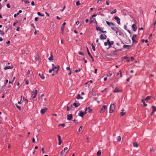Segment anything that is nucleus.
Wrapping results in <instances>:
<instances>
[{
	"label": "nucleus",
	"mask_w": 156,
	"mask_h": 156,
	"mask_svg": "<svg viewBox=\"0 0 156 156\" xmlns=\"http://www.w3.org/2000/svg\"><path fill=\"white\" fill-rule=\"evenodd\" d=\"M133 146L134 147H136V142H134L133 143Z\"/></svg>",
	"instance_id": "obj_39"
},
{
	"label": "nucleus",
	"mask_w": 156,
	"mask_h": 156,
	"mask_svg": "<svg viewBox=\"0 0 156 156\" xmlns=\"http://www.w3.org/2000/svg\"><path fill=\"white\" fill-rule=\"evenodd\" d=\"M95 20V19L94 18H93L92 17L90 18V24H91L92 22L94 20Z\"/></svg>",
	"instance_id": "obj_22"
},
{
	"label": "nucleus",
	"mask_w": 156,
	"mask_h": 156,
	"mask_svg": "<svg viewBox=\"0 0 156 156\" xmlns=\"http://www.w3.org/2000/svg\"><path fill=\"white\" fill-rule=\"evenodd\" d=\"M141 101L143 103L144 105L145 106H147V104H146L144 102V100L143 99H142Z\"/></svg>",
	"instance_id": "obj_31"
},
{
	"label": "nucleus",
	"mask_w": 156,
	"mask_h": 156,
	"mask_svg": "<svg viewBox=\"0 0 156 156\" xmlns=\"http://www.w3.org/2000/svg\"><path fill=\"white\" fill-rule=\"evenodd\" d=\"M131 61H133L134 60V58H133V57H131Z\"/></svg>",
	"instance_id": "obj_61"
},
{
	"label": "nucleus",
	"mask_w": 156,
	"mask_h": 156,
	"mask_svg": "<svg viewBox=\"0 0 156 156\" xmlns=\"http://www.w3.org/2000/svg\"><path fill=\"white\" fill-rule=\"evenodd\" d=\"M72 118V115L69 114L67 116V119L69 121Z\"/></svg>",
	"instance_id": "obj_11"
},
{
	"label": "nucleus",
	"mask_w": 156,
	"mask_h": 156,
	"mask_svg": "<svg viewBox=\"0 0 156 156\" xmlns=\"http://www.w3.org/2000/svg\"><path fill=\"white\" fill-rule=\"evenodd\" d=\"M66 69L67 70H69V71H70V70H71V69H70V68L69 67H66Z\"/></svg>",
	"instance_id": "obj_59"
},
{
	"label": "nucleus",
	"mask_w": 156,
	"mask_h": 156,
	"mask_svg": "<svg viewBox=\"0 0 156 156\" xmlns=\"http://www.w3.org/2000/svg\"><path fill=\"white\" fill-rule=\"evenodd\" d=\"M23 100L25 101H28V100L27 99L25 98L24 97L23 98Z\"/></svg>",
	"instance_id": "obj_43"
},
{
	"label": "nucleus",
	"mask_w": 156,
	"mask_h": 156,
	"mask_svg": "<svg viewBox=\"0 0 156 156\" xmlns=\"http://www.w3.org/2000/svg\"><path fill=\"white\" fill-rule=\"evenodd\" d=\"M34 20L35 21H37L38 20V17H35L34 18Z\"/></svg>",
	"instance_id": "obj_48"
},
{
	"label": "nucleus",
	"mask_w": 156,
	"mask_h": 156,
	"mask_svg": "<svg viewBox=\"0 0 156 156\" xmlns=\"http://www.w3.org/2000/svg\"><path fill=\"white\" fill-rule=\"evenodd\" d=\"M136 34H134L133 35V37H132V40L133 41V42H136Z\"/></svg>",
	"instance_id": "obj_12"
},
{
	"label": "nucleus",
	"mask_w": 156,
	"mask_h": 156,
	"mask_svg": "<svg viewBox=\"0 0 156 156\" xmlns=\"http://www.w3.org/2000/svg\"><path fill=\"white\" fill-rule=\"evenodd\" d=\"M80 69H79L78 70H75V72L76 73H77L78 72H80Z\"/></svg>",
	"instance_id": "obj_51"
},
{
	"label": "nucleus",
	"mask_w": 156,
	"mask_h": 156,
	"mask_svg": "<svg viewBox=\"0 0 156 156\" xmlns=\"http://www.w3.org/2000/svg\"><path fill=\"white\" fill-rule=\"evenodd\" d=\"M56 17V19H57L59 20H60L61 19V18H60L59 17H58V16H57Z\"/></svg>",
	"instance_id": "obj_62"
},
{
	"label": "nucleus",
	"mask_w": 156,
	"mask_h": 156,
	"mask_svg": "<svg viewBox=\"0 0 156 156\" xmlns=\"http://www.w3.org/2000/svg\"><path fill=\"white\" fill-rule=\"evenodd\" d=\"M58 141H59V142H58V144L59 145H60L61 143L62 142L61 140Z\"/></svg>",
	"instance_id": "obj_53"
},
{
	"label": "nucleus",
	"mask_w": 156,
	"mask_h": 156,
	"mask_svg": "<svg viewBox=\"0 0 156 156\" xmlns=\"http://www.w3.org/2000/svg\"><path fill=\"white\" fill-rule=\"evenodd\" d=\"M58 141H59V142H58V144L59 145H60L61 143L62 142L61 140Z\"/></svg>",
	"instance_id": "obj_54"
},
{
	"label": "nucleus",
	"mask_w": 156,
	"mask_h": 156,
	"mask_svg": "<svg viewBox=\"0 0 156 156\" xmlns=\"http://www.w3.org/2000/svg\"><path fill=\"white\" fill-rule=\"evenodd\" d=\"M92 48L93 50L94 51H95L96 49H95V47H94V46H93V47H92Z\"/></svg>",
	"instance_id": "obj_56"
},
{
	"label": "nucleus",
	"mask_w": 156,
	"mask_h": 156,
	"mask_svg": "<svg viewBox=\"0 0 156 156\" xmlns=\"http://www.w3.org/2000/svg\"><path fill=\"white\" fill-rule=\"evenodd\" d=\"M0 34H1L2 35H4L5 33L3 31L1 30V31H0Z\"/></svg>",
	"instance_id": "obj_40"
},
{
	"label": "nucleus",
	"mask_w": 156,
	"mask_h": 156,
	"mask_svg": "<svg viewBox=\"0 0 156 156\" xmlns=\"http://www.w3.org/2000/svg\"><path fill=\"white\" fill-rule=\"evenodd\" d=\"M7 6L9 8H10V7L9 4L8 3L7 4Z\"/></svg>",
	"instance_id": "obj_55"
},
{
	"label": "nucleus",
	"mask_w": 156,
	"mask_h": 156,
	"mask_svg": "<svg viewBox=\"0 0 156 156\" xmlns=\"http://www.w3.org/2000/svg\"><path fill=\"white\" fill-rule=\"evenodd\" d=\"M58 140V141L61 140V136L59 135H57Z\"/></svg>",
	"instance_id": "obj_36"
},
{
	"label": "nucleus",
	"mask_w": 156,
	"mask_h": 156,
	"mask_svg": "<svg viewBox=\"0 0 156 156\" xmlns=\"http://www.w3.org/2000/svg\"><path fill=\"white\" fill-rule=\"evenodd\" d=\"M151 98V96H147L145 98L144 100L147 101L148 100L150 99Z\"/></svg>",
	"instance_id": "obj_24"
},
{
	"label": "nucleus",
	"mask_w": 156,
	"mask_h": 156,
	"mask_svg": "<svg viewBox=\"0 0 156 156\" xmlns=\"http://www.w3.org/2000/svg\"><path fill=\"white\" fill-rule=\"evenodd\" d=\"M80 105V104L79 103H74L73 104V105L75 108L78 107Z\"/></svg>",
	"instance_id": "obj_17"
},
{
	"label": "nucleus",
	"mask_w": 156,
	"mask_h": 156,
	"mask_svg": "<svg viewBox=\"0 0 156 156\" xmlns=\"http://www.w3.org/2000/svg\"><path fill=\"white\" fill-rule=\"evenodd\" d=\"M122 91L121 90H119L118 88L117 87H116L115 90L113 91L114 93L119 92H121Z\"/></svg>",
	"instance_id": "obj_14"
},
{
	"label": "nucleus",
	"mask_w": 156,
	"mask_h": 156,
	"mask_svg": "<svg viewBox=\"0 0 156 156\" xmlns=\"http://www.w3.org/2000/svg\"><path fill=\"white\" fill-rule=\"evenodd\" d=\"M29 81L27 80H26V84L27 85H28L29 84Z\"/></svg>",
	"instance_id": "obj_49"
},
{
	"label": "nucleus",
	"mask_w": 156,
	"mask_h": 156,
	"mask_svg": "<svg viewBox=\"0 0 156 156\" xmlns=\"http://www.w3.org/2000/svg\"><path fill=\"white\" fill-rule=\"evenodd\" d=\"M15 105L16 106V107H17V108H18L19 109V110H21V108L20 107V106H19L17 104H15Z\"/></svg>",
	"instance_id": "obj_29"
},
{
	"label": "nucleus",
	"mask_w": 156,
	"mask_h": 156,
	"mask_svg": "<svg viewBox=\"0 0 156 156\" xmlns=\"http://www.w3.org/2000/svg\"><path fill=\"white\" fill-rule=\"evenodd\" d=\"M83 129V126H81L80 127L79 129L78 130V132H80L82 131Z\"/></svg>",
	"instance_id": "obj_35"
},
{
	"label": "nucleus",
	"mask_w": 156,
	"mask_h": 156,
	"mask_svg": "<svg viewBox=\"0 0 156 156\" xmlns=\"http://www.w3.org/2000/svg\"><path fill=\"white\" fill-rule=\"evenodd\" d=\"M24 2L26 4H28V3H30V2L27 0H25L24 1Z\"/></svg>",
	"instance_id": "obj_45"
},
{
	"label": "nucleus",
	"mask_w": 156,
	"mask_h": 156,
	"mask_svg": "<svg viewBox=\"0 0 156 156\" xmlns=\"http://www.w3.org/2000/svg\"><path fill=\"white\" fill-rule=\"evenodd\" d=\"M53 69H50V70H49V73H51V72H52V71H53Z\"/></svg>",
	"instance_id": "obj_46"
},
{
	"label": "nucleus",
	"mask_w": 156,
	"mask_h": 156,
	"mask_svg": "<svg viewBox=\"0 0 156 156\" xmlns=\"http://www.w3.org/2000/svg\"><path fill=\"white\" fill-rule=\"evenodd\" d=\"M20 27H18L16 29V30L17 31H20Z\"/></svg>",
	"instance_id": "obj_63"
},
{
	"label": "nucleus",
	"mask_w": 156,
	"mask_h": 156,
	"mask_svg": "<svg viewBox=\"0 0 156 156\" xmlns=\"http://www.w3.org/2000/svg\"><path fill=\"white\" fill-rule=\"evenodd\" d=\"M101 150H99L97 152V154L98 156H100L101 155Z\"/></svg>",
	"instance_id": "obj_33"
},
{
	"label": "nucleus",
	"mask_w": 156,
	"mask_h": 156,
	"mask_svg": "<svg viewBox=\"0 0 156 156\" xmlns=\"http://www.w3.org/2000/svg\"><path fill=\"white\" fill-rule=\"evenodd\" d=\"M32 142L33 143H36L35 140V139L34 138H33Z\"/></svg>",
	"instance_id": "obj_50"
},
{
	"label": "nucleus",
	"mask_w": 156,
	"mask_h": 156,
	"mask_svg": "<svg viewBox=\"0 0 156 156\" xmlns=\"http://www.w3.org/2000/svg\"><path fill=\"white\" fill-rule=\"evenodd\" d=\"M106 23L109 26H110L111 25L113 26L115 25V24L114 23L112 22L110 23L107 21H106Z\"/></svg>",
	"instance_id": "obj_13"
},
{
	"label": "nucleus",
	"mask_w": 156,
	"mask_h": 156,
	"mask_svg": "<svg viewBox=\"0 0 156 156\" xmlns=\"http://www.w3.org/2000/svg\"><path fill=\"white\" fill-rule=\"evenodd\" d=\"M78 53L80 55H84L83 53L82 52H81V51L79 52H78Z\"/></svg>",
	"instance_id": "obj_38"
},
{
	"label": "nucleus",
	"mask_w": 156,
	"mask_h": 156,
	"mask_svg": "<svg viewBox=\"0 0 156 156\" xmlns=\"http://www.w3.org/2000/svg\"><path fill=\"white\" fill-rule=\"evenodd\" d=\"M47 108H44L43 109H42L40 111L41 113V114H44L46 111H47Z\"/></svg>",
	"instance_id": "obj_8"
},
{
	"label": "nucleus",
	"mask_w": 156,
	"mask_h": 156,
	"mask_svg": "<svg viewBox=\"0 0 156 156\" xmlns=\"http://www.w3.org/2000/svg\"><path fill=\"white\" fill-rule=\"evenodd\" d=\"M96 30L97 31H100V32L99 33V34H101V33L106 34L107 33V32L105 31H103V29L102 28L100 27H96Z\"/></svg>",
	"instance_id": "obj_2"
},
{
	"label": "nucleus",
	"mask_w": 156,
	"mask_h": 156,
	"mask_svg": "<svg viewBox=\"0 0 156 156\" xmlns=\"http://www.w3.org/2000/svg\"><path fill=\"white\" fill-rule=\"evenodd\" d=\"M60 67L58 65L56 67V69H57V70L55 71L56 73H57L58 72V71Z\"/></svg>",
	"instance_id": "obj_25"
},
{
	"label": "nucleus",
	"mask_w": 156,
	"mask_h": 156,
	"mask_svg": "<svg viewBox=\"0 0 156 156\" xmlns=\"http://www.w3.org/2000/svg\"><path fill=\"white\" fill-rule=\"evenodd\" d=\"M37 14L40 16H44V15L43 14H41V13L39 12H37Z\"/></svg>",
	"instance_id": "obj_27"
},
{
	"label": "nucleus",
	"mask_w": 156,
	"mask_h": 156,
	"mask_svg": "<svg viewBox=\"0 0 156 156\" xmlns=\"http://www.w3.org/2000/svg\"><path fill=\"white\" fill-rule=\"evenodd\" d=\"M31 4L32 5L34 6L35 5L33 1H32L31 2Z\"/></svg>",
	"instance_id": "obj_58"
},
{
	"label": "nucleus",
	"mask_w": 156,
	"mask_h": 156,
	"mask_svg": "<svg viewBox=\"0 0 156 156\" xmlns=\"http://www.w3.org/2000/svg\"><path fill=\"white\" fill-rule=\"evenodd\" d=\"M68 149V148L67 147H65L64 148V149L60 153V155H63L64 154H66V153H67L65 152V151H66Z\"/></svg>",
	"instance_id": "obj_4"
},
{
	"label": "nucleus",
	"mask_w": 156,
	"mask_h": 156,
	"mask_svg": "<svg viewBox=\"0 0 156 156\" xmlns=\"http://www.w3.org/2000/svg\"><path fill=\"white\" fill-rule=\"evenodd\" d=\"M152 107L153 109V111L154 112H155L156 111V107L155 106H152Z\"/></svg>",
	"instance_id": "obj_28"
},
{
	"label": "nucleus",
	"mask_w": 156,
	"mask_h": 156,
	"mask_svg": "<svg viewBox=\"0 0 156 156\" xmlns=\"http://www.w3.org/2000/svg\"><path fill=\"white\" fill-rule=\"evenodd\" d=\"M114 44L113 41H112L111 42H110L108 45L109 47H110L112 45H113Z\"/></svg>",
	"instance_id": "obj_26"
},
{
	"label": "nucleus",
	"mask_w": 156,
	"mask_h": 156,
	"mask_svg": "<svg viewBox=\"0 0 156 156\" xmlns=\"http://www.w3.org/2000/svg\"><path fill=\"white\" fill-rule=\"evenodd\" d=\"M80 23V22L79 21H77L76 22V24L77 25H79Z\"/></svg>",
	"instance_id": "obj_64"
},
{
	"label": "nucleus",
	"mask_w": 156,
	"mask_h": 156,
	"mask_svg": "<svg viewBox=\"0 0 156 156\" xmlns=\"http://www.w3.org/2000/svg\"><path fill=\"white\" fill-rule=\"evenodd\" d=\"M108 44V43L106 42H105L104 43V45L105 46H107Z\"/></svg>",
	"instance_id": "obj_57"
},
{
	"label": "nucleus",
	"mask_w": 156,
	"mask_h": 156,
	"mask_svg": "<svg viewBox=\"0 0 156 156\" xmlns=\"http://www.w3.org/2000/svg\"><path fill=\"white\" fill-rule=\"evenodd\" d=\"M107 109V106L106 105H104L103 107L102 108L101 111L100 112V113H103L105 111V110Z\"/></svg>",
	"instance_id": "obj_3"
},
{
	"label": "nucleus",
	"mask_w": 156,
	"mask_h": 156,
	"mask_svg": "<svg viewBox=\"0 0 156 156\" xmlns=\"http://www.w3.org/2000/svg\"><path fill=\"white\" fill-rule=\"evenodd\" d=\"M13 66H5L4 68V69L5 70H7V69H12L13 68Z\"/></svg>",
	"instance_id": "obj_16"
},
{
	"label": "nucleus",
	"mask_w": 156,
	"mask_h": 156,
	"mask_svg": "<svg viewBox=\"0 0 156 156\" xmlns=\"http://www.w3.org/2000/svg\"><path fill=\"white\" fill-rule=\"evenodd\" d=\"M76 4V5L77 6L79 5L80 4V2L79 1H77Z\"/></svg>",
	"instance_id": "obj_34"
},
{
	"label": "nucleus",
	"mask_w": 156,
	"mask_h": 156,
	"mask_svg": "<svg viewBox=\"0 0 156 156\" xmlns=\"http://www.w3.org/2000/svg\"><path fill=\"white\" fill-rule=\"evenodd\" d=\"M115 105L114 104H111L109 108V113H112L115 110Z\"/></svg>",
	"instance_id": "obj_1"
},
{
	"label": "nucleus",
	"mask_w": 156,
	"mask_h": 156,
	"mask_svg": "<svg viewBox=\"0 0 156 156\" xmlns=\"http://www.w3.org/2000/svg\"><path fill=\"white\" fill-rule=\"evenodd\" d=\"M19 15V13H17L16 14H15L14 15V17L15 18H16L17 16Z\"/></svg>",
	"instance_id": "obj_41"
},
{
	"label": "nucleus",
	"mask_w": 156,
	"mask_h": 156,
	"mask_svg": "<svg viewBox=\"0 0 156 156\" xmlns=\"http://www.w3.org/2000/svg\"><path fill=\"white\" fill-rule=\"evenodd\" d=\"M130 45H123V47L124 48L129 49V48Z\"/></svg>",
	"instance_id": "obj_21"
},
{
	"label": "nucleus",
	"mask_w": 156,
	"mask_h": 156,
	"mask_svg": "<svg viewBox=\"0 0 156 156\" xmlns=\"http://www.w3.org/2000/svg\"><path fill=\"white\" fill-rule=\"evenodd\" d=\"M87 52L88 54L89 55V56L91 58L92 61L93 62H94V58H93L92 56L90 54V52L89 50L87 47Z\"/></svg>",
	"instance_id": "obj_7"
},
{
	"label": "nucleus",
	"mask_w": 156,
	"mask_h": 156,
	"mask_svg": "<svg viewBox=\"0 0 156 156\" xmlns=\"http://www.w3.org/2000/svg\"><path fill=\"white\" fill-rule=\"evenodd\" d=\"M106 38L107 36L105 34H101L100 35V38L101 40L105 39Z\"/></svg>",
	"instance_id": "obj_5"
},
{
	"label": "nucleus",
	"mask_w": 156,
	"mask_h": 156,
	"mask_svg": "<svg viewBox=\"0 0 156 156\" xmlns=\"http://www.w3.org/2000/svg\"><path fill=\"white\" fill-rule=\"evenodd\" d=\"M48 59L49 60H53V56L51 54V56L48 58Z\"/></svg>",
	"instance_id": "obj_32"
},
{
	"label": "nucleus",
	"mask_w": 156,
	"mask_h": 156,
	"mask_svg": "<svg viewBox=\"0 0 156 156\" xmlns=\"http://www.w3.org/2000/svg\"><path fill=\"white\" fill-rule=\"evenodd\" d=\"M112 75V73H109L107 74V76H110Z\"/></svg>",
	"instance_id": "obj_44"
},
{
	"label": "nucleus",
	"mask_w": 156,
	"mask_h": 156,
	"mask_svg": "<svg viewBox=\"0 0 156 156\" xmlns=\"http://www.w3.org/2000/svg\"><path fill=\"white\" fill-rule=\"evenodd\" d=\"M84 114V112H83L82 111H80L79 113V115L81 117H83V116Z\"/></svg>",
	"instance_id": "obj_10"
},
{
	"label": "nucleus",
	"mask_w": 156,
	"mask_h": 156,
	"mask_svg": "<svg viewBox=\"0 0 156 156\" xmlns=\"http://www.w3.org/2000/svg\"><path fill=\"white\" fill-rule=\"evenodd\" d=\"M136 24H133L132 26V28L133 30V31H136Z\"/></svg>",
	"instance_id": "obj_15"
},
{
	"label": "nucleus",
	"mask_w": 156,
	"mask_h": 156,
	"mask_svg": "<svg viewBox=\"0 0 156 156\" xmlns=\"http://www.w3.org/2000/svg\"><path fill=\"white\" fill-rule=\"evenodd\" d=\"M65 6H63V9H62V10H61V12H62L64 11V9H65Z\"/></svg>",
	"instance_id": "obj_60"
},
{
	"label": "nucleus",
	"mask_w": 156,
	"mask_h": 156,
	"mask_svg": "<svg viewBox=\"0 0 156 156\" xmlns=\"http://www.w3.org/2000/svg\"><path fill=\"white\" fill-rule=\"evenodd\" d=\"M121 137L120 136H119L116 137V140L118 142H119L121 141Z\"/></svg>",
	"instance_id": "obj_20"
},
{
	"label": "nucleus",
	"mask_w": 156,
	"mask_h": 156,
	"mask_svg": "<svg viewBox=\"0 0 156 156\" xmlns=\"http://www.w3.org/2000/svg\"><path fill=\"white\" fill-rule=\"evenodd\" d=\"M87 109H88V112H91L92 111V109H91L90 107L87 108Z\"/></svg>",
	"instance_id": "obj_37"
},
{
	"label": "nucleus",
	"mask_w": 156,
	"mask_h": 156,
	"mask_svg": "<svg viewBox=\"0 0 156 156\" xmlns=\"http://www.w3.org/2000/svg\"><path fill=\"white\" fill-rule=\"evenodd\" d=\"M73 122L75 123H78V121L76 119H74L73 120Z\"/></svg>",
	"instance_id": "obj_47"
},
{
	"label": "nucleus",
	"mask_w": 156,
	"mask_h": 156,
	"mask_svg": "<svg viewBox=\"0 0 156 156\" xmlns=\"http://www.w3.org/2000/svg\"><path fill=\"white\" fill-rule=\"evenodd\" d=\"M77 99H83V98L82 97H81L80 94H78L77 97L76 98Z\"/></svg>",
	"instance_id": "obj_23"
},
{
	"label": "nucleus",
	"mask_w": 156,
	"mask_h": 156,
	"mask_svg": "<svg viewBox=\"0 0 156 156\" xmlns=\"http://www.w3.org/2000/svg\"><path fill=\"white\" fill-rule=\"evenodd\" d=\"M116 11H117L116 10V9H115L113 10L111 12V14H112L116 12Z\"/></svg>",
	"instance_id": "obj_30"
},
{
	"label": "nucleus",
	"mask_w": 156,
	"mask_h": 156,
	"mask_svg": "<svg viewBox=\"0 0 156 156\" xmlns=\"http://www.w3.org/2000/svg\"><path fill=\"white\" fill-rule=\"evenodd\" d=\"M61 30H62V33L63 34V33L64 29V28H62V27L61 28Z\"/></svg>",
	"instance_id": "obj_52"
},
{
	"label": "nucleus",
	"mask_w": 156,
	"mask_h": 156,
	"mask_svg": "<svg viewBox=\"0 0 156 156\" xmlns=\"http://www.w3.org/2000/svg\"><path fill=\"white\" fill-rule=\"evenodd\" d=\"M114 18L116 20L117 23L119 24H120V19L119 18L118 16H115Z\"/></svg>",
	"instance_id": "obj_9"
},
{
	"label": "nucleus",
	"mask_w": 156,
	"mask_h": 156,
	"mask_svg": "<svg viewBox=\"0 0 156 156\" xmlns=\"http://www.w3.org/2000/svg\"><path fill=\"white\" fill-rule=\"evenodd\" d=\"M122 112H121L120 113V115L121 116H123V115H125V114H126V112H124V109H122Z\"/></svg>",
	"instance_id": "obj_18"
},
{
	"label": "nucleus",
	"mask_w": 156,
	"mask_h": 156,
	"mask_svg": "<svg viewBox=\"0 0 156 156\" xmlns=\"http://www.w3.org/2000/svg\"><path fill=\"white\" fill-rule=\"evenodd\" d=\"M32 93H33L32 94L33 98H35L37 96V90H35L34 91H33Z\"/></svg>",
	"instance_id": "obj_6"
},
{
	"label": "nucleus",
	"mask_w": 156,
	"mask_h": 156,
	"mask_svg": "<svg viewBox=\"0 0 156 156\" xmlns=\"http://www.w3.org/2000/svg\"><path fill=\"white\" fill-rule=\"evenodd\" d=\"M39 76L41 78V79L42 80H44V76H43L42 74H41L39 73L38 74Z\"/></svg>",
	"instance_id": "obj_19"
},
{
	"label": "nucleus",
	"mask_w": 156,
	"mask_h": 156,
	"mask_svg": "<svg viewBox=\"0 0 156 156\" xmlns=\"http://www.w3.org/2000/svg\"><path fill=\"white\" fill-rule=\"evenodd\" d=\"M59 126H61L63 127H64L65 126V124H59Z\"/></svg>",
	"instance_id": "obj_42"
}]
</instances>
